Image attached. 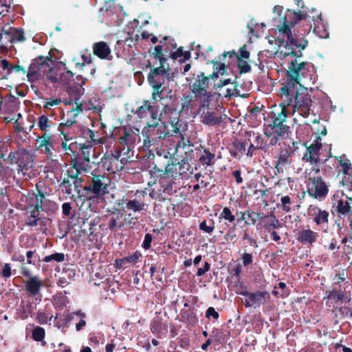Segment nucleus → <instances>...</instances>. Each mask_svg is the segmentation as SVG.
I'll use <instances>...</instances> for the list:
<instances>
[{
    "instance_id": "nucleus-22",
    "label": "nucleus",
    "mask_w": 352,
    "mask_h": 352,
    "mask_svg": "<svg viewBox=\"0 0 352 352\" xmlns=\"http://www.w3.org/2000/svg\"><path fill=\"white\" fill-rule=\"evenodd\" d=\"M318 234L311 229H305L299 232L298 241L304 245H312L317 241Z\"/></svg>"
},
{
    "instance_id": "nucleus-1",
    "label": "nucleus",
    "mask_w": 352,
    "mask_h": 352,
    "mask_svg": "<svg viewBox=\"0 0 352 352\" xmlns=\"http://www.w3.org/2000/svg\"><path fill=\"white\" fill-rule=\"evenodd\" d=\"M314 67L308 62L291 60L287 73V80L280 89V96L284 104L301 108L305 115L309 113L311 100L307 86L314 83Z\"/></svg>"
},
{
    "instance_id": "nucleus-12",
    "label": "nucleus",
    "mask_w": 352,
    "mask_h": 352,
    "mask_svg": "<svg viewBox=\"0 0 352 352\" xmlns=\"http://www.w3.org/2000/svg\"><path fill=\"white\" fill-rule=\"evenodd\" d=\"M50 69L46 72L45 78L49 82L55 84L58 82L63 83L66 82V80L73 76V73L70 71H67L65 74H58L56 63L52 60V63L49 64Z\"/></svg>"
},
{
    "instance_id": "nucleus-48",
    "label": "nucleus",
    "mask_w": 352,
    "mask_h": 352,
    "mask_svg": "<svg viewBox=\"0 0 352 352\" xmlns=\"http://www.w3.org/2000/svg\"><path fill=\"white\" fill-rule=\"evenodd\" d=\"M60 103H61L60 99H58V98L50 99L44 103L43 107L48 110H52L54 107H56V106L59 105Z\"/></svg>"
},
{
    "instance_id": "nucleus-10",
    "label": "nucleus",
    "mask_w": 352,
    "mask_h": 352,
    "mask_svg": "<svg viewBox=\"0 0 352 352\" xmlns=\"http://www.w3.org/2000/svg\"><path fill=\"white\" fill-rule=\"evenodd\" d=\"M327 306L329 307H337L343 303L351 301V296L349 292L342 290H333L327 296Z\"/></svg>"
},
{
    "instance_id": "nucleus-18",
    "label": "nucleus",
    "mask_w": 352,
    "mask_h": 352,
    "mask_svg": "<svg viewBox=\"0 0 352 352\" xmlns=\"http://www.w3.org/2000/svg\"><path fill=\"white\" fill-rule=\"evenodd\" d=\"M3 32H4L5 43L8 42L10 43L19 41L21 42L25 40L24 32L21 29H16L13 28H3Z\"/></svg>"
},
{
    "instance_id": "nucleus-63",
    "label": "nucleus",
    "mask_w": 352,
    "mask_h": 352,
    "mask_svg": "<svg viewBox=\"0 0 352 352\" xmlns=\"http://www.w3.org/2000/svg\"><path fill=\"white\" fill-rule=\"evenodd\" d=\"M341 311L346 317L352 318V307H343L341 308Z\"/></svg>"
},
{
    "instance_id": "nucleus-23",
    "label": "nucleus",
    "mask_w": 352,
    "mask_h": 352,
    "mask_svg": "<svg viewBox=\"0 0 352 352\" xmlns=\"http://www.w3.org/2000/svg\"><path fill=\"white\" fill-rule=\"evenodd\" d=\"M19 105V102L18 98L11 96L5 98L1 104V108H2L3 110L6 113H13L18 110Z\"/></svg>"
},
{
    "instance_id": "nucleus-61",
    "label": "nucleus",
    "mask_w": 352,
    "mask_h": 352,
    "mask_svg": "<svg viewBox=\"0 0 352 352\" xmlns=\"http://www.w3.org/2000/svg\"><path fill=\"white\" fill-rule=\"evenodd\" d=\"M62 209H63V213L66 215L69 216L70 214V211L72 210V206L69 203H64L62 205Z\"/></svg>"
},
{
    "instance_id": "nucleus-55",
    "label": "nucleus",
    "mask_w": 352,
    "mask_h": 352,
    "mask_svg": "<svg viewBox=\"0 0 352 352\" xmlns=\"http://www.w3.org/2000/svg\"><path fill=\"white\" fill-rule=\"evenodd\" d=\"M11 274H12V272H11L10 265L8 263L4 264V265L3 267V270L1 271V275L4 278H9V277H10Z\"/></svg>"
},
{
    "instance_id": "nucleus-58",
    "label": "nucleus",
    "mask_w": 352,
    "mask_h": 352,
    "mask_svg": "<svg viewBox=\"0 0 352 352\" xmlns=\"http://www.w3.org/2000/svg\"><path fill=\"white\" fill-rule=\"evenodd\" d=\"M242 261L244 266L251 264L253 261L252 254L249 253H244L242 256Z\"/></svg>"
},
{
    "instance_id": "nucleus-52",
    "label": "nucleus",
    "mask_w": 352,
    "mask_h": 352,
    "mask_svg": "<svg viewBox=\"0 0 352 352\" xmlns=\"http://www.w3.org/2000/svg\"><path fill=\"white\" fill-rule=\"evenodd\" d=\"M219 313L214 309V307H210L206 311V317L208 319L213 318L217 320L219 318Z\"/></svg>"
},
{
    "instance_id": "nucleus-47",
    "label": "nucleus",
    "mask_w": 352,
    "mask_h": 352,
    "mask_svg": "<svg viewBox=\"0 0 352 352\" xmlns=\"http://www.w3.org/2000/svg\"><path fill=\"white\" fill-rule=\"evenodd\" d=\"M152 88L153 89L152 93V98L154 101L164 98V96H162L164 88L159 87H152Z\"/></svg>"
},
{
    "instance_id": "nucleus-38",
    "label": "nucleus",
    "mask_w": 352,
    "mask_h": 352,
    "mask_svg": "<svg viewBox=\"0 0 352 352\" xmlns=\"http://www.w3.org/2000/svg\"><path fill=\"white\" fill-rule=\"evenodd\" d=\"M53 316L52 314H46L42 310H39L37 312L36 319L38 323L41 324H47L49 321H51Z\"/></svg>"
},
{
    "instance_id": "nucleus-19",
    "label": "nucleus",
    "mask_w": 352,
    "mask_h": 352,
    "mask_svg": "<svg viewBox=\"0 0 352 352\" xmlns=\"http://www.w3.org/2000/svg\"><path fill=\"white\" fill-rule=\"evenodd\" d=\"M188 166V163L184 160L179 163L168 164L166 167V174L173 179H177L182 175V169H187Z\"/></svg>"
},
{
    "instance_id": "nucleus-64",
    "label": "nucleus",
    "mask_w": 352,
    "mask_h": 352,
    "mask_svg": "<svg viewBox=\"0 0 352 352\" xmlns=\"http://www.w3.org/2000/svg\"><path fill=\"white\" fill-rule=\"evenodd\" d=\"M81 58L83 60L82 65L85 63L89 64L91 62V55L90 53L86 52L82 54Z\"/></svg>"
},
{
    "instance_id": "nucleus-44",
    "label": "nucleus",
    "mask_w": 352,
    "mask_h": 352,
    "mask_svg": "<svg viewBox=\"0 0 352 352\" xmlns=\"http://www.w3.org/2000/svg\"><path fill=\"white\" fill-rule=\"evenodd\" d=\"M65 255L63 253H55L51 255L47 256L44 258L45 262H50L52 261H56L57 262H62L64 261Z\"/></svg>"
},
{
    "instance_id": "nucleus-17",
    "label": "nucleus",
    "mask_w": 352,
    "mask_h": 352,
    "mask_svg": "<svg viewBox=\"0 0 352 352\" xmlns=\"http://www.w3.org/2000/svg\"><path fill=\"white\" fill-rule=\"evenodd\" d=\"M37 142L39 144V148L47 155H52V150L54 149V140L52 135L50 133H44L43 135L38 137Z\"/></svg>"
},
{
    "instance_id": "nucleus-29",
    "label": "nucleus",
    "mask_w": 352,
    "mask_h": 352,
    "mask_svg": "<svg viewBox=\"0 0 352 352\" xmlns=\"http://www.w3.org/2000/svg\"><path fill=\"white\" fill-rule=\"evenodd\" d=\"M52 120H50L46 115H41L38 119L37 126L38 129L44 133H47L52 127Z\"/></svg>"
},
{
    "instance_id": "nucleus-46",
    "label": "nucleus",
    "mask_w": 352,
    "mask_h": 352,
    "mask_svg": "<svg viewBox=\"0 0 352 352\" xmlns=\"http://www.w3.org/2000/svg\"><path fill=\"white\" fill-rule=\"evenodd\" d=\"M259 217V214L252 211H247L242 214V219L249 218L251 220V223L254 225Z\"/></svg>"
},
{
    "instance_id": "nucleus-6",
    "label": "nucleus",
    "mask_w": 352,
    "mask_h": 352,
    "mask_svg": "<svg viewBox=\"0 0 352 352\" xmlns=\"http://www.w3.org/2000/svg\"><path fill=\"white\" fill-rule=\"evenodd\" d=\"M280 106L281 107V111L277 114H274V118L272 124V130L273 132L276 133L278 136H284L287 134L289 127L284 124L288 115L292 111L294 114L298 113L299 116L304 118L307 117L310 112L306 115L303 113V110L301 108L296 109L292 104H284L283 100L281 99Z\"/></svg>"
},
{
    "instance_id": "nucleus-37",
    "label": "nucleus",
    "mask_w": 352,
    "mask_h": 352,
    "mask_svg": "<svg viewBox=\"0 0 352 352\" xmlns=\"http://www.w3.org/2000/svg\"><path fill=\"white\" fill-rule=\"evenodd\" d=\"M289 152L288 151H282L278 157L276 167L277 168H283L286 164L289 162Z\"/></svg>"
},
{
    "instance_id": "nucleus-36",
    "label": "nucleus",
    "mask_w": 352,
    "mask_h": 352,
    "mask_svg": "<svg viewBox=\"0 0 352 352\" xmlns=\"http://www.w3.org/2000/svg\"><path fill=\"white\" fill-rule=\"evenodd\" d=\"M214 158V154L205 149L202 155L199 157V161L203 165L210 166L212 164Z\"/></svg>"
},
{
    "instance_id": "nucleus-7",
    "label": "nucleus",
    "mask_w": 352,
    "mask_h": 352,
    "mask_svg": "<svg viewBox=\"0 0 352 352\" xmlns=\"http://www.w3.org/2000/svg\"><path fill=\"white\" fill-rule=\"evenodd\" d=\"M52 59L50 57L38 56L32 60L27 71V79L30 83L45 79L46 72L50 69Z\"/></svg>"
},
{
    "instance_id": "nucleus-2",
    "label": "nucleus",
    "mask_w": 352,
    "mask_h": 352,
    "mask_svg": "<svg viewBox=\"0 0 352 352\" xmlns=\"http://www.w3.org/2000/svg\"><path fill=\"white\" fill-rule=\"evenodd\" d=\"M287 20L286 16L284 17ZM285 21L282 26H278L275 30V38L273 41L269 38L268 41L272 44L273 42L278 45L276 54L281 58L287 56L300 57L302 50L307 45V41L302 36H297L295 30L291 29L289 25Z\"/></svg>"
},
{
    "instance_id": "nucleus-15",
    "label": "nucleus",
    "mask_w": 352,
    "mask_h": 352,
    "mask_svg": "<svg viewBox=\"0 0 352 352\" xmlns=\"http://www.w3.org/2000/svg\"><path fill=\"white\" fill-rule=\"evenodd\" d=\"M308 214L312 217L315 223L321 228H324L328 223L329 214L317 206H311L308 210Z\"/></svg>"
},
{
    "instance_id": "nucleus-24",
    "label": "nucleus",
    "mask_w": 352,
    "mask_h": 352,
    "mask_svg": "<svg viewBox=\"0 0 352 352\" xmlns=\"http://www.w3.org/2000/svg\"><path fill=\"white\" fill-rule=\"evenodd\" d=\"M93 51L94 54L101 59L107 58L111 53L110 47L103 41L94 43Z\"/></svg>"
},
{
    "instance_id": "nucleus-5",
    "label": "nucleus",
    "mask_w": 352,
    "mask_h": 352,
    "mask_svg": "<svg viewBox=\"0 0 352 352\" xmlns=\"http://www.w3.org/2000/svg\"><path fill=\"white\" fill-rule=\"evenodd\" d=\"M293 16L294 19V21H292L291 23H296L298 21H300L302 19H305V21L310 22V19H311L313 21V24H307L306 27L303 30V32L297 34V36H302L305 39L304 36L309 33L311 29L313 28L314 32L320 38H326L329 36V31L327 25L324 23L323 20L321 18V14H317L316 18L315 16H310L308 14H304L301 11L294 12L293 13Z\"/></svg>"
},
{
    "instance_id": "nucleus-21",
    "label": "nucleus",
    "mask_w": 352,
    "mask_h": 352,
    "mask_svg": "<svg viewBox=\"0 0 352 352\" xmlns=\"http://www.w3.org/2000/svg\"><path fill=\"white\" fill-rule=\"evenodd\" d=\"M121 157L120 150H116L110 154L105 155L102 158V162L104 165L107 166L108 170L114 171L115 169H118L117 164Z\"/></svg>"
},
{
    "instance_id": "nucleus-45",
    "label": "nucleus",
    "mask_w": 352,
    "mask_h": 352,
    "mask_svg": "<svg viewBox=\"0 0 352 352\" xmlns=\"http://www.w3.org/2000/svg\"><path fill=\"white\" fill-rule=\"evenodd\" d=\"M269 217L272 218L271 222L265 225V229L268 231H270L271 229L279 228L282 226V224L279 222V221L275 217L273 214H271Z\"/></svg>"
},
{
    "instance_id": "nucleus-4",
    "label": "nucleus",
    "mask_w": 352,
    "mask_h": 352,
    "mask_svg": "<svg viewBox=\"0 0 352 352\" xmlns=\"http://www.w3.org/2000/svg\"><path fill=\"white\" fill-rule=\"evenodd\" d=\"M84 80L80 85V87H71L68 92L71 97L74 99L76 105V108H72L71 110L64 113L62 118L63 122L60 124L58 131L62 134L66 140H68V134L65 131V127H70L76 122V118L78 115L82 112V109L78 107V100L80 99L81 96L83 94L84 89L82 87L85 83Z\"/></svg>"
},
{
    "instance_id": "nucleus-26",
    "label": "nucleus",
    "mask_w": 352,
    "mask_h": 352,
    "mask_svg": "<svg viewBox=\"0 0 352 352\" xmlns=\"http://www.w3.org/2000/svg\"><path fill=\"white\" fill-rule=\"evenodd\" d=\"M78 107L82 109V111L94 110L95 111H101L102 107L100 102L96 99H90L87 102H82L78 100Z\"/></svg>"
},
{
    "instance_id": "nucleus-53",
    "label": "nucleus",
    "mask_w": 352,
    "mask_h": 352,
    "mask_svg": "<svg viewBox=\"0 0 352 352\" xmlns=\"http://www.w3.org/2000/svg\"><path fill=\"white\" fill-rule=\"evenodd\" d=\"M238 66L241 72L246 73L251 69L250 65L246 61L242 60L240 58L238 60Z\"/></svg>"
},
{
    "instance_id": "nucleus-27",
    "label": "nucleus",
    "mask_w": 352,
    "mask_h": 352,
    "mask_svg": "<svg viewBox=\"0 0 352 352\" xmlns=\"http://www.w3.org/2000/svg\"><path fill=\"white\" fill-rule=\"evenodd\" d=\"M172 131L173 133L182 135L188 129L187 123L175 118L170 121Z\"/></svg>"
},
{
    "instance_id": "nucleus-14",
    "label": "nucleus",
    "mask_w": 352,
    "mask_h": 352,
    "mask_svg": "<svg viewBox=\"0 0 352 352\" xmlns=\"http://www.w3.org/2000/svg\"><path fill=\"white\" fill-rule=\"evenodd\" d=\"M270 300V294L267 292H251L249 298H246L245 300V307L256 308Z\"/></svg>"
},
{
    "instance_id": "nucleus-33",
    "label": "nucleus",
    "mask_w": 352,
    "mask_h": 352,
    "mask_svg": "<svg viewBox=\"0 0 352 352\" xmlns=\"http://www.w3.org/2000/svg\"><path fill=\"white\" fill-rule=\"evenodd\" d=\"M32 311L33 307L31 304L21 305L19 309V316L21 319L25 320L32 315Z\"/></svg>"
},
{
    "instance_id": "nucleus-35",
    "label": "nucleus",
    "mask_w": 352,
    "mask_h": 352,
    "mask_svg": "<svg viewBox=\"0 0 352 352\" xmlns=\"http://www.w3.org/2000/svg\"><path fill=\"white\" fill-rule=\"evenodd\" d=\"M80 148L82 151V158L91 161V154H92L94 158H96V155L95 154V149L93 148V147L90 144H82L81 145Z\"/></svg>"
},
{
    "instance_id": "nucleus-62",
    "label": "nucleus",
    "mask_w": 352,
    "mask_h": 352,
    "mask_svg": "<svg viewBox=\"0 0 352 352\" xmlns=\"http://www.w3.org/2000/svg\"><path fill=\"white\" fill-rule=\"evenodd\" d=\"M259 148H262V146H254L252 144H251L250 146H249V148L246 152V155L250 157H252L253 156V152L254 151H255L256 149H259Z\"/></svg>"
},
{
    "instance_id": "nucleus-39",
    "label": "nucleus",
    "mask_w": 352,
    "mask_h": 352,
    "mask_svg": "<svg viewBox=\"0 0 352 352\" xmlns=\"http://www.w3.org/2000/svg\"><path fill=\"white\" fill-rule=\"evenodd\" d=\"M338 212L342 214H346L350 211V203L340 200L337 206Z\"/></svg>"
},
{
    "instance_id": "nucleus-9",
    "label": "nucleus",
    "mask_w": 352,
    "mask_h": 352,
    "mask_svg": "<svg viewBox=\"0 0 352 352\" xmlns=\"http://www.w3.org/2000/svg\"><path fill=\"white\" fill-rule=\"evenodd\" d=\"M199 114L201 122L206 125H219L222 122V116L217 112L210 111L208 108L209 100L200 102Z\"/></svg>"
},
{
    "instance_id": "nucleus-49",
    "label": "nucleus",
    "mask_w": 352,
    "mask_h": 352,
    "mask_svg": "<svg viewBox=\"0 0 352 352\" xmlns=\"http://www.w3.org/2000/svg\"><path fill=\"white\" fill-rule=\"evenodd\" d=\"M0 67L6 71V75L5 76L6 78L12 73V65L7 59H3L0 62Z\"/></svg>"
},
{
    "instance_id": "nucleus-34",
    "label": "nucleus",
    "mask_w": 352,
    "mask_h": 352,
    "mask_svg": "<svg viewBox=\"0 0 352 352\" xmlns=\"http://www.w3.org/2000/svg\"><path fill=\"white\" fill-rule=\"evenodd\" d=\"M45 336V332L43 328L41 327H35L32 331V338L36 342H42V345H45V342L43 341Z\"/></svg>"
},
{
    "instance_id": "nucleus-41",
    "label": "nucleus",
    "mask_w": 352,
    "mask_h": 352,
    "mask_svg": "<svg viewBox=\"0 0 352 352\" xmlns=\"http://www.w3.org/2000/svg\"><path fill=\"white\" fill-rule=\"evenodd\" d=\"M292 203L291 198L289 196H283L280 199V207L285 212L291 211L290 204Z\"/></svg>"
},
{
    "instance_id": "nucleus-3",
    "label": "nucleus",
    "mask_w": 352,
    "mask_h": 352,
    "mask_svg": "<svg viewBox=\"0 0 352 352\" xmlns=\"http://www.w3.org/2000/svg\"><path fill=\"white\" fill-rule=\"evenodd\" d=\"M214 66L216 67L211 75L205 76L204 73H201L197 76V79L192 85V92L194 94L195 97L198 98L200 102L210 100L212 96L211 94L208 91L210 79H216L219 75L224 74L226 71V65L223 63L220 65L216 63Z\"/></svg>"
},
{
    "instance_id": "nucleus-28",
    "label": "nucleus",
    "mask_w": 352,
    "mask_h": 352,
    "mask_svg": "<svg viewBox=\"0 0 352 352\" xmlns=\"http://www.w3.org/2000/svg\"><path fill=\"white\" fill-rule=\"evenodd\" d=\"M19 155L18 153H11L9 155V157L12 160L11 164H13V163L17 164V174L19 175H21V176L24 177L26 175L28 168L22 161H20V162L14 161V159H15V158L19 159Z\"/></svg>"
},
{
    "instance_id": "nucleus-56",
    "label": "nucleus",
    "mask_w": 352,
    "mask_h": 352,
    "mask_svg": "<svg viewBox=\"0 0 352 352\" xmlns=\"http://www.w3.org/2000/svg\"><path fill=\"white\" fill-rule=\"evenodd\" d=\"M152 242V236L150 234H146L144 236V239L142 243V248L145 250H148L151 248Z\"/></svg>"
},
{
    "instance_id": "nucleus-60",
    "label": "nucleus",
    "mask_w": 352,
    "mask_h": 352,
    "mask_svg": "<svg viewBox=\"0 0 352 352\" xmlns=\"http://www.w3.org/2000/svg\"><path fill=\"white\" fill-rule=\"evenodd\" d=\"M340 162L344 174H348L349 171L351 169L350 162L346 160L345 162L340 161Z\"/></svg>"
},
{
    "instance_id": "nucleus-43",
    "label": "nucleus",
    "mask_w": 352,
    "mask_h": 352,
    "mask_svg": "<svg viewBox=\"0 0 352 352\" xmlns=\"http://www.w3.org/2000/svg\"><path fill=\"white\" fill-rule=\"evenodd\" d=\"M220 218L224 219L228 221L230 223H232L235 220V217L231 212L229 208L225 207L223 211L220 214Z\"/></svg>"
},
{
    "instance_id": "nucleus-42",
    "label": "nucleus",
    "mask_w": 352,
    "mask_h": 352,
    "mask_svg": "<svg viewBox=\"0 0 352 352\" xmlns=\"http://www.w3.org/2000/svg\"><path fill=\"white\" fill-rule=\"evenodd\" d=\"M43 199H45V197L43 195H41L40 196V203H38V202L36 203L34 208L30 212V217L39 218L40 209L42 208ZM37 201H38V199H37Z\"/></svg>"
},
{
    "instance_id": "nucleus-57",
    "label": "nucleus",
    "mask_w": 352,
    "mask_h": 352,
    "mask_svg": "<svg viewBox=\"0 0 352 352\" xmlns=\"http://www.w3.org/2000/svg\"><path fill=\"white\" fill-rule=\"evenodd\" d=\"M210 267V265L209 264L208 262L206 261L204 263L203 267L198 268L197 272V276H203L205 273H206L208 271H209Z\"/></svg>"
},
{
    "instance_id": "nucleus-16",
    "label": "nucleus",
    "mask_w": 352,
    "mask_h": 352,
    "mask_svg": "<svg viewBox=\"0 0 352 352\" xmlns=\"http://www.w3.org/2000/svg\"><path fill=\"white\" fill-rule=\"evenodd\" d=\"M320 138H318L314 143H312L309 147L303 156V160L310 162L312 164H316L319 162L320 151L322 144Z\"/></svg>"
},
{
    "instance_id": "nucleus-40",
    "label": "nucleus",
    "mask_w": 352,
    "mask_h": 352,
    "mask_svg": "<svg viewBox=\"0 0 352 352\" xmlns=\"http://www.w3.org/2000/svg\"><path fill=\"white\" fill-rule=\"evenodd\" d=\"M142 254L139 252H135L133 254L129 255L128 256L124 257L126 263H129L131 265H135L140 261Z\"/></svg>"
},
{
    "instance_id": "nucleus-30",
    "label": "nucleus",
    "mask_w": 352,
    "mask_h": 352,
    "mask_svg": "<svg viewBox=\"0 0 352 352\" xmlns=\"http://www.w3.org/2000/svg\"><path fill=\"white\" fill-rule=\"evenodd\" d=\"M76 316H82V318H86V315L82 313L81 311H78L76 312H74L72 314H67L64 319V322L63 324H60L58 321L56 322V325L58 328H65L67 327V324L70 322L72 320L75 319Z\"/></svg>"
},
{
    "instance_id": "nucleus-32",
    "label": "nucleus",
    "mask_w": 352,
    "mask_h": 352,
    "mask_svg": "<svg viewBox=\"0 0 352 352\" xmlns=\"http://www.w3.org/2000/svg\"><path fill=\"white\" fill-rule=\"evenodd\" d=\"M168 76H148V80L151 87H162L165 82V80L168 79Z\"/></svg>"
},
{
    "instance_id": "nucleus-51",
    "label": "nucleus",
    "mask_w": 352,
    "mask_h": 352,
    "mask_svg": "<svg viewBox=\"0 0 352 352\" xmlns=\"http://www.w3.org/2000/svg\"><path fill=\"white\" fill-rule=\"evenodd\" d=\"M214 222H212L211 225H210V226L207 225L206 221H202L199 224V229L201 231H203V232H204L206 233H208V234L212 233L213 232V230H214Z\"/></svg>"
},
{
    "instance_id": "nucleus-54",
    "label": "nucleus",
    "mask_w": 352,
    "mask_h": 352,
    "mask_svg": "<svg viewBox=\"0 0 352 352\" xmlns=\"http://www.w3.org/2000/svg\"><path fill=\"white\" fill-rule=\"evenodd\" d=\"M179 136L181 137V140L177 144V149L179 148H184L186 146H190V141L187 139H185L184 133L179 135Z\"/></svg>"
},
{
    "instance_id": "nucleus-8",
    "label": "nucleus",
    "mask_w": 352,
    "mask_h": 352,
    "mask_svg": "<svg viewBox=\"0 0 352 352\" xmlns=\"http://www.w3.org/2000/svg\"><path fill=\"white\" fill-rule=\"evenodd\" d=\"M137 113L141 118L146 117L150 116L152 120L148 123V132L152 134H157L159 138H164L165 133L164 129L165 126L162 124H159L160 121L157 119V113L155 111L154 107L151 105V102L149 101H144V104L141 105L137 110Z\"/></svg>"
},
{
    "instance_id": "nucleus-13",
    "label": "nucleus",
    "mask_w": 352,
    "mask_h": 352,
    "mask_svg": "<svg viewBox=\"0 0 352 352\" xmlns=\"http://www.w3.org/2000/svg\"><path fill=\"white\" fill-rule=\"evenodd\" d=\"M108 179L103 175H95L92 177V184L85 189L91 190L95 195L108 192Z\"/></svg>"
},
{
    "instance_id": "nucleus-25",
    "label": "nucleus",
    "mask_w": 352,
    "mask_h": 352,
    "mask_svg": "<svg viewBox=\"0 0 352 352\" xmlns=\"http://www.w3.org/2000/svg\"><path fill=\"white\" fill-rule=\"evenodd\" d=\"M90 161L82 157H78L73 162V167L78 174L87 173L90 170Z\"/></svg>"
},
{
    "instance_id": "nucleus-59",
    "label": "nucleus",
    "mask_w": 352,
    "mask_h": 352,
    "mask_svg": "<svg viewBox=\"0 0 352 352\" xmlns=\"http://www.w3.org/2000/svg\"><path fill=\"white\" fill-rule=\"evenodd\" d=\"M126 264L127 263H126L124 258H122L120 259L116 260L115 266L117 269L120 270L122 268H126L127 267Z\"/></svg>"
},
{
    "instance_id": "nucleus-50",
    "label": "nucleus",
    "mask_w": 352,
    "mask_h": 352,
    "mask_svg": "<svg viewBox=\"0 0 352 352\" xmlns=\"http://www.w3.org/2000/svg\"><path fill=\"white\" fill-rule=\"evenodd\" d=\"M153 75L166 76H169V74L168 73V71L162 65H161L160 67H158L154 69L153 70H152L149 76H153Z\"/></svg>"
},
{
    "instance_id": "nucleus-31",
    "label": "nucleus",
    "mask_w": 352,
    "mask_h": 352,
    "mask_svg": "<svg viewBox=\"0 0 352 352\" xmlns=\"http://www.w3.org/2000/svg\"><path fill=\"white\" fill-rule=\"evenodd\" d=\"M145 204L137 199L129 200L126 204V209L133 212H140L144 209Z\"/></svg>"
},
{
    "instance_id": "nucleus-20",
    "label": "nucleus",
    "mask_w": 352,
    "mask_h": 352,
    "mask_svg": "<svg viewBox=\"0 0 352 352\" xmlns=\"http://www.w3.org/2000/svg\"><path fill=\"white\" fill-rule=\"evenodd\" d=\"M43 285L41 280L36 276L30 277L25 283L27 293L31 296H36L40 292Z\"/></svg>"
},
{
    "instance_id": "nucleus-11",
    "label": "nucleus",
    "mask_w": 352,
    "mask_h": 352,
    "mask_svg": "<svg viewBox=\"0 0 352 352\" xmlns=\"http://www.w3.org/2000/svg\"><path fill=\"white\" fill-rule=\"evenodd\" d=\"M308 192L315 198L322 199L326 197L328 187L320 177H314L308 184Z\"/></svg>"
}]
</instances>
